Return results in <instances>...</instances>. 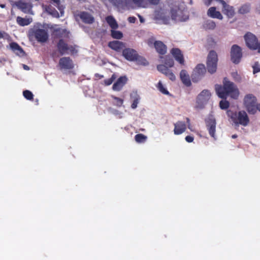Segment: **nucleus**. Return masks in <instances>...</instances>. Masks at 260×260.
I'll return each instance as SVG.
<instances>
[{
    "label": "nucleus",
    "mask_w": 260,
    "mask_h": 260,
    "mask_svg": "<svg viewBox=\"0 0 260 260\" xmlns=\"http://www.w3.org/2000/svg\"><path fill=\"white\" fill-rule=\"evenodd\" d=\"M127 80V79L125 76L119 77L113 85L112 89L115 91H120L126 84Z\"/></svg>",
    "instance_id": "412c9836"
},
{
    "label": "nucleus",
    "mask_w": 260,
    "mask_h": 260,
    "mask_svg": "<svg viewBox=\"0 0 260 260\" xmlns=\"http://www.w3.org/2000/svg\"><path fill=\"white\" fill-rule=\"evenodd\" d=\"M11 50L17 55L23 56L25 55V52L23 49L16 42H12L10 44Z\"/></svg>",
    "instance_id": "5701e85b"
},
{
    "label": "nucleus",
    "mask_w": 260,
    "mask_h": 260,
    "mask_svg": "<svg viewBox=\"0 0 260 260\" xmlns=\"http://www.w3.org/2000/svg\"><path fill=\"white\" fill-rule=\"evenodd\" d=\"M186 126L187 125V127L188 128L190 129L191 131H192V130L191 129V126H190V119L188 117H186Z\"/></svg>",
    "instance_id": "de8ad7c7"
},
{
    "label": "nucleus",
    "mask_w": 260,
    "mask_h": 260,
    "mask_svg": "<svg viewBox=\"0 0 260 260\" xmlns=\"http://www.w3.org/2000/svg\"><path fill=\"white\" fill-rule=\"evenodd\" d=\"M259 112H260V105H259Z\"/></svg>",
    "instance_id": "bf43d9fd"
},
{
    "label": "nucleus",
    "mask_w": 260,
    "mask_h": 260,
    "mask_svg": "<svg viewBox=\"0 0 260 260\" xmlns=\"http://www.w3.org/2000/svg\"><path fill=\"white\" fill-rule=\"evenodd\" d=\"M207 14L211 18H217L220 20H222L223 18L220 12L216 11V8L214 7H211L208 9Z\"/></svg>",
    "instance_id": "393cba45"
},
{
    "label": "nucleus",
    "mask_w": 260,
    "mask_h": 260,
    "mask_svg": "<svg viewBox=\"0 0 260 260\" xmlns=\"http://www.w3.org/2000/svg\"><path fill=\"white\" fill-rule=\"evenodd\" d=\"M108 46L115 51L120 52L125 49V43L119 41H113L109 43Z\"/></svg>",
    "instance_id": "a211bd4d"
},
{
    "label": "nucleus",
    "mask_w": 260,
    "mask_h": 260,
    "mask_svg": "<svg viewBox=\"0 0 260 260\" xmlns=\"http://www.w3.org/2000/svg\"><path fill=\"white\" fill-rule=\"evenodd\" d=\"M131 97L134 99L133 103L131 105V107L132 109H135L137 107V105L140 101V96L137 93H134L133 94H131Z\"/></svg>",
    "instance_id": "c756f323"
},
{
    "label": "nucleus",
    "mask_w": 260,
    "mask_h": 260,
    "mask_svg": "<svg viewBox=\"0 0 260 260\" xmlns=\"http://www.w3.org/2000/svg\"><path fill=\"white\" fill-rule=\"evenodd\" d=\"M54 36L57 38H68L69 32L66 29H61L60 28H56L53 31Z\"/></svg>",
    "instance_id": "a878e982"
},
{
    "label": "nucleus",
    "mask_w": 260,
    "mask_h": 260,
    "mask_svg": "<svg viewBox=\"0 0 260 260\" xmlns=\"http://www.w3.org/2000/svg\"><path fill=\"white\" fill-rule=\"evenodd\" d=\"M206 72V69L203 64H199L193 70L191 75L192 81L193 82H197L200 80Z\"/></svg>",
    "instance_id": "6e6552de"
},
{
    "label": "nucleus",
    "mask_w": 260,
    "mask_h": 260,
    "mask_svg": "<svg viewBox=\"0 0 260 260\" xmlns=\"http://www.w3.org/2000/svg\"><path fill=\"white\" fill-rule=\"evenodd\" d=\"M227 114L236 125H241L243 126H246L249 123V117L245 111L242 110L238 112H233L229 110L227 111Z\"/></svg>",
    "instance_id": "39448f33"
},
{
    "label": "nucleus",
    "mask_w": 260,
    "mask_h": 260,
    "mask_svg": "<svg viewBox=\"0 0 260 260\" xmlns=\"http://www.w3.org/2000/svg\"><path fill=\"white\" fill-rule=\"evenodd\" d=\"M23 95L24 97L28 100H32L34 99V95L32 93L28 90H25L23 91Z\"/></svg>",
    "instance_id": "c9c22d12"
},
{
    "label": "nucleus",
    "mask_w": 260,
    "mask_h": 260,
    "mask_svg": "<svg viewBox=\"0 0 260 260\" xmlns=\"http://www.w3.org/2000/svg\"><path fill=\"white\" fill-rule=\"evenodd\" d=\"M22 5V9H24V8H25L26 7L27 5L26 3H23Z\"/></svg>",
    "instance_id": "3c124183"
},
{
    "label": "nucleus",
    "mask_w": 260,
    "mask_h": 260,
    "mask_svg": "<svg viewBox=\"0 0 260 260\" xmlns=\"http://www.w3.org/2000/svg\"><path fill=\"white\" fill-rule=\"evenodd\" d=\"M154 42L155 41H154L153 38H150L147 40V43L149 46L152 47L153 45H154Z\"/></svg>",
    "instance_id": "a18cd8bd"
},
{
    "label": "nucleus",
    "mask_w": 260,
    "mask_h": 260,
    "mask_svg": "<svg viewBox=\"0 0 260 260\" xmlns=\"http://www.w3.org/2000/svg\"><path fill=\"white\" fill-rule=\"evenodd\" d=\"M250 11V6L249 5H244L239 9V13L241 14H245L248 13Z\"/></svg>",
    "instance_id": "f704fd0d"
},
{
    "label": "nucleus",
    "mask_w": 260,
    "mask_h": 260,
    "mask_svg": "<svg viewBox=\"0 0 260 260\" xmlns=\"http://www.w3.org/2000/svg\"><path fill=\"white\" fill-rule=\"evenodd\" d=\"M106 20L112 29H116L118 27V24L112 16H108L106 17Z\"/></svg>",
    "instance_id": "bb28decb"
},
{
    "label": "nucleus",
    "mask_w": 260,
    "mask_h": 260,
    "mask_svg": "<svg viewBox=\"0 0 260 260\" xmlns=\"http://www.w3.org/2000/svg\"><path fill=\"white\" fill-rule=\"evenodd\" d=\"M246 45L250 49L256 50V45L258 43V39L256 36L250 32L247 33L244 36Z\"/></svg>",
    "instance_id": "f8f14e48"
},
{
    "label": "nucleus",
    "mask_w": 260,
    "mask_h": 260,
    "mask_svg": "<svg viewBox=\"0 0 260 260\" xmlns=\"http://www.w3.org/2000/svg\"><path fill=\"white\" fill-rule=\"evenodd\" d=\"M5 6L4 5H1V7L2 8H4V7H5Z\"/></svg>",
    "instance_id": "4d7b16f0"
},
{
    "label": "nucleus",
    "mask_w": 260,
    "mask_h": 260,
    "mask_svg": "<svg viewBox=\"0 0 260 260\" xmlns=\"http://www.w3.org/2000/svg\"><path fill=\"white\" fill-rule=\"evenodd\" d=\"M154 47L156 52L160 55H164L167 53V46L160 41H155L154 43Z\"/></svg>",
    "instance_id": "aec40b11"
},
{
    "label": "nucleus",
    "mask_w": 260,
    "mask_h": 260,
    "mask_svg": "<svg viewBox=\"0 0 260 260\" xmlns=\"http://www.w3.org/2000/svg\"><path fill=\"white\" fill-rule=\"evenodd\" d=\"M253 68V73L254 74L260 72V67L258 62H256L254 63V65L252 66Z\"/></svg>",
    "instance_id": "ea45409f"
},
{
    "label": "nucleus",
    "mask_w": 260,
    "mask_h": 260,
    "mask_svg": "<svg viewBox=\"0 0 260 260\" xmlns=\"http://www.w3.org/2000/svg\"><path fill=\"white\" fill-rule=\"evenodd\" d=\"M135 4L138 7H141L143 0H132Z\"/></svg>",
    "instance_id": "c03bdc74"
},
{
    "label": "nucleus",
    "mask_w": 260,
    "mask_h": 260,
    "mask_svg": "<svg viewBox=\"0 0 260 260\" xmlns=\"http://www.w3.org/2000/svg\"><path fill=\"white\" fill-rule=\"evenodd\" d=\"M123 56L128 61H138L144 65L148 64L147 60L138 55L137 51L132 48H125L122 51Z\"/></svg>",
    "instance_id": "423d86ee"
},
{
    "label": "nucleus",
    "mask_w": 260,
    "mask_h": 260,
    "mask_svg": "<svg viewBox=\"0 0 260 260\" xmlns=\"http://www.w3.org/2000/svg\"><path fill=\"white\" fill-rule=\"evenodd\" d=\"M57 51H53L51 54L52 57H57V52L60 55L64 54H74L77 52L75 45H69L63 39H59L56 44Z\"/></svg>",
    "instance_id": "7ed1b4c3"
},
{
    "label": "nucleus",
    "mask_w": 260,
    "mask_h": 260,
    "mask_svg": "<svg viewBox=\"0 0 260 260\" xmlns=\"http://www.w3.org/2000/svg\"><path fill=\"white\" fill-rule=\"evenodd\" d=\"M32 35L38 42L41 43L47 42L49 38L47 31L44 29H35L33 30Z\"/></svg>",
    "instance_id": "9b49d317"
},
{
    "label": "nucleus",
    "mask_w": 260,
    "mask_h": 260,
    "mask_svg": "<svg viewBox=\"0 0 260 260\" xmlns=\"http://www.w3.org/2000/svg\"><path fill=\"white\" fill-rule=\"evenodd\" d=\"M208 44L211 47H214L216 45V42L214 41V39L212 38H210L208 39L207 40Z\"/></svg>",
    "instance_id": "a19ab883"
},
{
    "label": "nucleus",
    "mask_w": 260,
    "mask_h": 260,
    "mask_svg": "<svg viewBox=\"0 0 260 260\" xmlns=\"http://www.w3.org/2000/svg\"><path fill=\"white\" fill-rule=\"evenodd\" d=\"M216 94L219 98L226 99L230 95L231 98L237 99L239 94L238 89L234 83L224 78L223 81V85L216 84L215 86Z\"/></svg>",
    "instance_id": "f03ea898"
},
{
    "label": "nucleus",
    "mask_w": 260,
    "mask_h": 260,
    "mask_svg": "<svg viewBox=\"0 0 260 260\" xmlns=\"http://www.w3.org/2000/svg\"><path fill=\"white\" fill-rule=\"evenodd\" d=\"M211 93L208 90H203L198 96L197 102L199 105H203L210 98Z\"/></svg>",
    "instance_id": "f3484780"
},
{
    "label": "nucleus",
    "mask_w": 260,
    "mask_h": 260,
    "mask_svg": "<svg viewBox=\"0 0 260 260\" xmlns=\"http://www.w3.org/2000/svg\"><path fill=\"white\" fill-rule=\"evenodd\" d=\"M230 103L226 100H221L219 103V107L222 110H225L229 107Z\"/></svg>",
    "instance_id": "e433bc0d"
},
{
    "label": "nucleus",
    "mask_w": 260,
    "mask_h": 260,
    "mask_svg": "<svg viewBox=\"0 0 260 260\" xmlns=\"http://www.w3.org/2000/svg\"><path fill=\"white\" fill-rule=\"evenodd\" d=\"M56 13L57 14V15H58V12L56 11ZM59 15H58V16Z\"/></svg>",
    "instance_id": "13d9d810"
},
{
    "label": "nucleus",
    "mask_w": 260,
    "mask_h": 260,
    "mask_svg": "<svg viewBox=\"0 0 260 260\" xmlns=\"http://www.w3.org/2000/svg\"><path fill=\"white\" fill-rule=\"evenodd\" d=\"M136 20V18L134 16L129 17L128 21L129 23H134Z\"/></svg>",
    "instance_id": "49530a36"
},
{
    "label": "nucleus",
    "mask_w": 260,
    "mask_h": 260,
    "mask_svg": "<svg viewBox=\"0 0 260 260\" xmlns=\"http://www.w3.org/2000/svg\"><path fill=\"white\" fill-rule=\"evenodd\" d=\"M111 36L114 39H120L123 37V34L120 31L112 29Z\"/></svg>",
    "instance_id": "473e14b6"
},
{
    "label": "nucleus",
    "mask_w": 260,
    "mask_h": 260,
    "mask_svg": "<svg viewBox=\"0 0 260 260\" xmlns=\"http://www.w3.org/2000/svg\"><path fill=\"white\" fill-rule=\"evenodd\" d=\"M205 123L209 135L215 139L216 120L212 115H209L205 119Z\"/></svg>",
    "instance_id": "9d476101"
},
{
    "label": "nucleus",
    "mask_w": 260,
    "mask_h": 260,
    "mask_svg": "<svg viewBox=\"0 0 260 260\" xmlns=\"http://www.w3.org/2000/svg\"><path fill=\"white\" fill-rule=\"evenodd\" d=\"M185 140L188 143H191L193 141L194 138L191 136H187L185 137Z\"/></svg>",
    "instance_id": "79ce46f5"
},
{
    "label": "nucleus",
    "mask_w": 260,
    "mask_h": 260,
    "mask_svg": "<svg viewBox=\"0 0 260 260\" xmlns=\"http://www.w3.org/2000/svg\"><path fill=\"white\" fill-rule=\"evenodd\" d=\"M164 63L168 68H172L174 65V61L173 58H172L169 55H167L164 58Z\"/></svg>",
    "instance_id": "7c9ffc66"
},
{
    "label": "nucleus",
    "mask_w": 260,
    "mask_h": 260,
    "mask_svg": "<svg viewBox=\"0 0 260 260\" xmlns=\"http://www.w3.org/2000/svg\"><path fill=\"white\" fill-rule=\"evenodd\" d=\"M237 137H238V136H237L236 134L233 135L232 136V138L233 139H236V138H237Z\"/></svg>",
    "instance_id": "864d4df0"
},
{
    "label": "nucleus",
    "mask_w": 260,
    "mask_h": 260,
    "mask_svg": "<svg viewBox=\"0 0 260 260\" xmlns=\"http://www.w3.org/2000/svg\"><path fill=\"white\" fill-rule=\"evenodd\" d=\"M243 105L249 114H255L257 110L259 111L260 103H257V98L253 94L249 93L245 95Z\"/></svg>",
    "instance_id": "20e7f679"
},
{
    "label": "nucleus",
    "mask_w": 260,
    "mask_h": 260,
    "mask_svg": "<svg viewBox=\"0 0 260 260\" xmlns=\"http://www.w3.org/2000/svg\"><path fill=\"white\" fill-rule=\"evenodd\" d=\"M218 57L214 50L209 52L207 59V69L208 72L212 74L216 72L217 67Z\"/></svg>",
    "instance_id": "0eeeda50"
},
{
    "label": "nucleus",
    "mask_w": 260,
    "mask_h": 260,
    "mask_svg": "<svg viewBox=\"0 0 260 260\" xmlns=\"http://www.w3.org/2000/svg\"><path fill=\"white\" fill-rule=\"evenodd\" d=\"M174 133L176 135H179L183 134L186 129V124L184 121H178L174 124Z\"/></svg>",
    "instance_id": "6ab92c4d"
},
{
    "label": "nucleus",
    "mask_w": 260,
    "mask_h": 260,
    "mask_svg": "<svg viewBox=\"0 0 260 260\" xmlns=\"http://www.w3.org/2000/svg\"><path fill=\"white\" fill-rule=\"evenodd\" d=\"M17 23L22 26L29 25L32 21L31 18H22L18 16L16 18Z\"/></svg>",
    "instance_id": "cd10ccee"
},
{
    "label": "nucleus",
    "mask_w": 260,
    "mask_h": 260,
    "mask_svg": "<svg viewBox=\"0 0 260 260\" xmlns=\"http://www.w3.org/2000/svg\"><path fill=\"white\" fill-rule=\"evenodd\" d=\"M170 53L174 57L175 59L181 65H184L185 60L183 54L181 50L178 48H173Z\"/></svg>",
    "instance_id": "dca6fc26"
},
{
    "label": "nucleus",
    "mask_w": 260,
    "mask_h": 260,
    "mask_svg": "<svg viewBox=\"0 0 260 260\" xmlns=\"http://www.w3.org/2000/svg\"><path fill=\"white\" fill-rule=\"evenodd\" d=\"M203 26L206 30H212L215 28L216 24L213 21L208 20L204 22Z\"/></svg>",
    "instance_id": "c85d7f7f"
},
{
    "label": "nucleus",
    "mask_w": 260,
    "mask_h": 260,
    "mask_svg": "<svg viewBox=\"0 0 260 260\" xmlns=\"http://www.w3.org/2000/svg\"><path fill=\"white\" fill-rule=\"evenodd\" d=\"M59 67L60 70H71L74 68V64L69 57H63L59 59Z\"/></svg>",
    "instance_id": "ddd939ff"
},
{
    "label": "nucleus",
    "mask_w": 260,
    "mask_h": 260,
    "mask_svg": "<svg viewBox=\"0 0 260 260\" xmlns=\"http://www.w3.org/2000/svg\"><path fill=\"white\" fill-rule=\"evenodd\" d=\"M112 98L115 101V105L117 107H121L123 103V100L119 98L112 95Z\"/></svg>",
    "instance_id": "58836bf2"
},
{
    "label": "nucleus",
    "mask_w": 260,
    "mask_h": 260,
    "mask_svg": "<svg viewBox=\"0 0 260 260\" xmlns=\"http://www.w3.org/2000/svg\"><path fill=\"white\" fill-rule=\"evenodd\" d=\"M82 21L86 24H92L94 21V17L87 12H81L79 15Z\"/></svg>",
    "instance_id": "4be33fe9"
},
{
    "label": "nucleus",
    "mask_w": 260,
    "mask_h": 260,
    "mask_svg": "<svg viewBox=\"0 0 260 260\" xmlns=\"http://www.w3.org/2000/svg\"><path fill=\"white\" fill-rule=\"evenodd\" d=\"M180 77L182 83L186 86L189 87L191 85V83L187 72L185 70H182L180 73Z\"/></svg>",
    "instance_id": "b1692460"
},
{
    "label": "nucleus",
    "mask_w": 260,
    "mask_h": 260,
    "mask_svg": "<svg viewBox=\"0 0 260 260\" xmlns=\"http://www.w3.org/2000/svg\"><path fill=\"white\" fill-rule=\"evenodd\" d=\"M147 1L151 5H157L160 1V0H147Z\"/></svg>",
    "instance_id": "37998d69"
},
{
    "label": "nucleus",
    "mask_w": 260,
    "mask_h": 260,
    "mask_svg": "<svg viewBox=\"0 0 260 260\" xmlns=\"http://www.w3.org/2000/svg\"><path fill=\"white\" fill-rule=\"evenodd\" d=\"M23 68L25 70H28L29 69V67L27 65H25V64L23 65Z\"/></svg>",
    "instance_id": "603ef678"
},
{
    "label": "nucleus",
    "mask_w": 260,
    "mask_h": 260,
    "mask_svg": "<svg viewBox=\"0 0 260 260\" xmlns=\"http://www.w3.org/2000/svg\"><path fill=\"white\" fill-rule=\"evenodd\" d=\"M95 76L96 77L99 78V79H102V78H104V76L103 75H100V74H98V73L95 74Z\"/></svg>",
    "instance_id": "8fccbe9b"
},
{
    "label": "nucleus",
    "mask_w": 260,
    "mask_h": 260,
    "mask_svg": "<svg viewBox=\"0 0 260 260\" xmlns=\"http://www.w3.org/2000/svg\"><path fill=\"white\" fill-rule=\"evenodd\" d=\"M139 18L140 19V21L141 22H143V19H142V17L140 15H139Z\"/></svg>",
    "instance_id": "6e6d98bb"
},
{
    "label": "nucleus",
    "mask_w": 260,
    "mask_h": 260,
    "mask_svg": "<svg viewBox=\"0 0 260 260\" xmlns=\"http://www.w3.org/2000/svg\"><path fill=\"white\" fill-rule=\"evenodd\" d=\"M3 38H4V36H3V34L1 32V31H0V39Z\"/></svg>",
    "instance_id": "5fc2aeb1"
},
{
    "label": "nucleus",
    "mask_w": 260,
    "mask_h": 260,
    "mask_svg": "<svg viewBox=\"0 0 260 260\" xmlns=\"http://www.w3.org/2000/svg\"><path fill=\"white\" fill-rule=\"evenodd\" d=\"M203 2L205 4V5H206L207 6H209L212 3V2L213 1V0H203Z\"/></svg>",
    "instance_id": "09e8293b"
},
{
    "label": "nucleus",
    "mask_w": 260,
    "mask_h": 260,
    "mask_svg": "<svg viewBox=\"0 0 260 260\" xmlns=\"http://www.w3.org/2000/svg\"><path fill=\"white\" fill-rule=\"evenodd\" d=\"M216 94L219 98L226 99L230 95L231 98L237 99L239 94L238 89L234 83L224 78L223 81V85L216 84L215 86Z\"/></svg>",
    "instance_id": "f257e3e1"
},
{
    "label": "nucleus",
    "mask_w": 260,
    "mask_h": 260,
    "mask_svg": "<svg viewBox=\"0 0 260 260\" xmlns=\"http://www.w3.org/2000/svg\"><path fill=\"white\" fill-rule=\"evenodd\" d=\"M147 138V137L142 134H138L135 136V140L138 143H144Z\"/></svg>",
    "instance_id": "2f4dec72"
},
{
    "label": "nucleus",
    "mask_w": 260,
    "mask_h": 260,
    "mask_svg": "<svg viewBox=\"0 0 260 260\" xmlns=\"http://www.w3.org/2000/svg\"><path fill=\"white\" fill-rule=\"evenodd\" d=\"M158 90L161 92L162 93L168 95L169 94V92L168 91V90L164 86L162 85L161 82L159 81L156 86Z\"/></svg>",
    "instance_id": "72a5a7b5"
},
{
    "label": "nucleus",
    "mask_w": 260,
    "mask_h": 260,
    "mask_svg": "<svg viewBox=\"0 0 260 260\" xmlns=\"http://www.w3.org/2000/svg\"><path fill=\"white\" fill-rule=\"evenodd\" d=\"M231 60L235 64L240 62L242 57V49L240 46L237 45H233L231 50Z\"/></svg>",
    "instance_id": "1a4fd4ad"
},
{
    "label": "nucleus",
    "mask_w": 260,
    "mask_h": 260,
    "mask_svg": "<svg viewBox=\"0 0 260 260\" xmlns=\"http://www.w3.org/2000/svg\"><path fill=\"white\" fill-rule=\"evenodd\" d=\"M222 6V11L228 18H232L235 14L233 7L227 4L223 0H218Z\"/></svg>",
    "instance_id": "2eb2a0df"
},
{
    "label": "nucleus",
    "mask_w": 260,
    "mask_h": 260,
    "mask_svg": "<svg viewBox=\"0 0 260 260\" xmlns=\"http://www.w3.org/2000/svg\"><path fill=\"white\" fill-rule=\"evenodd\" d=\"M157 70L164 74L166 77L169 78L172 81L176 80V77L172 71L164 64H159L157 66Z\"/></svg>",
    "instance_id": "4468645a"
},
{
    "label": "nucleus",
    "mask_w": 260,
    "mask_h": 260,
    "mask_svg": "<svg viewBox=\"0 0 260 260\" xmlns=\"http://www.w3.org/2000/svg\"><path fill=\"white\" fill-rule=\"evenodd\" d=\"M116 75L115 74H113L111 78L107 79H105L104 80L105 85L106 86H109L111 85L113 82V81L116 79Z\"/></svg>",
    "instance_id": "4c0bfd02"
}]
</instances>
